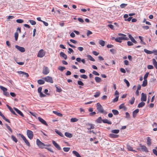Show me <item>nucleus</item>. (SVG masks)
Returning a JSON list of instances; mask_svg holds the SVG:
<instances>
[{
	"mask_svg": "<svg viewBox=\"0 0 157 157\" xmlns=\"http://www.w3.org/2000/svg\"><path fill=\"white\" fill-rule=\"evenodd\" d=\"M11 138L13 141H14L15 143H17V140L16 138L13 135L11 136Z\"/></svg>",
	"mask_w": 157,
	"mask_h": 157,
	"instance_id": "37998d69",
	"label": "nucleus"
},
{
	"mask_svg": "<svg viewBox=\"0 0 157 157\" xmlns=\"http://www.w3.org/2000/svg\"><path fill=\"white\" fill-rule=\"evenodd\" d=\"M139 112V109H136L132 112L133 117L134 118H135L137 115V114Z\"/></svg>",
	"mask_w": 157,
	"mask_h": 157,
	"instance_id": "f3484780",
	"label": "nucleus"
},
{
	"mask_svg": "<svg viewBox=\"0 0 157 157\" xmlns=\"http://www.w3.org/2000/svg\"><path fill=\"white\" fill-rule=\"evenodd\" d=\"M95 79L97 82L99 83L101 81V78L98 77H96Z\"/></svg>",
	"mask_w": 157,
	"mask_h": 157,
	"instance_id": "7c9ffc66",
	"label": "nucleus"
},
{
	"mask_svg": "<svg viewBox=\"0 0 157 157\" xmlns=\"http://www.w3.org/2000/svg\"><path fill=\"white\" fill-rule=\"evenodd\" d=\"M52 143L55 147L58 150H61V148L60 146L54 140L52 141Z\"/></svg>",
	"mask_w": 157,
	"mask_h": 157,
	"instance_id": "9b49d317",
	"label": "nucleus"
},
{
	"mask_svg": "<svg viewBox=\"0 0 157 157\" xmlns=\"http://www.w3.org/2000/svg\"><path fill=\"white\" fill-rule=\"evenodd\" d=\"M53 113L56 114L57 115L60 116V117H62L63 116V115L61 113H58L56 111H53Z\"/></svg>",
	"mask_w": 157,
	"mask_h": 157,
	"instance_id": "58836bf2",
	"label": "nucleus"
},
{
	"mask_svg": "<svg viewBox=\"0 0 157 157\" xmlns=\"http://www.w3.org/2000/svg\"><path fill=\"white\" fill-rule=\"evenodd\" d=\"M86 56L90 60L92 61H95L94 59L90 55H87Z\"/></svg>",
	"mask_w": 157,
	"mask_h": 157,
	"instance_id": "c756f323",
	"label": "nucleus"
},
{
	"mask_svg": "<svg viewBox=\"0 0 157 157\" xmlns=\"http://www.w3.org/2000/svg\"><path fill=\"white\" fill-rule=\"evenodd\" d=\"M94 125L92 124L88 123L87 124L88 126L87 129H94Z\"/></svg>",
	"mask_w": 157,
	"mask_h": 157,
	"instance_id": "a211bd4d",
	"label": "nucleus"
},
{
	"mask_svg": "<svg viewBox=\"0 0 157 157\" xmlns=\"http://www.w3.org/2000/svg\"><path fill=\"white\" fill-rule=\"evenodd\" d=\"M27 134L28 138L30 140L33 139V132L30 130H27Z\"/></svg>",
	"mask_w": 157,
	"mask_h": 157,
	"instance_id": "0eeeda50",
	"label": "nucleus"
},
{
	"mask_svg": "<svg viewBox=\"0 0 157 157\" xmlns=\"http://www.w3.org/2000/svg\"><path fill=\"white\" fill-rule=\"evenodd\" d=\"M149 74V73L147 72L144 75V80H147V78Z\"/></svg>",
	"mask_w": 157,
	"mask_h": 157,
	"instance_id": "6e6d98bb",
	"label": "nucleus"
},
{
	"mask_svg": "<svg viewBox=\"0 0 157 157\" xmlns=\"http://www.w3.org/2000/svg\"><path fill=\"white\" fill-rule=\"evenodd\" d=\"M92 73L96 75L99 76V74L96 71H93Z\"/></svg>",
	"mask_w": 157,
	"mask_h": 157,
	"instance_id": "e2e57ef3",
	"label": "nucleus"
},
{
	"mask_svg": "<svg viewBox=\"0 0 157 157\" xmlns=\"http://www.w3.org/2000/svg\"><path fill=\"white\" fill-rule=\"evenodd\" d=\"M36 144L38 146L41 148H43L44 146L49 147L50 145H45L44 144L41 142L39 139H37L36 141Z\"/></svg>",
	"mask_w": 157,
	"mask_h": 157,
	"instance_id": "7ed1b4c3",
	"label": "nucleus"
},
{
	"mask_svg": "<svg viewBox=\"0 0 157 157\" xmlns=\"http://www.w3.org/2000/svg\"><path fill=\"white\" fill-rule=\"evenodd\" d=\"M144 52L147 54H151L153 53L152 51L148 50L146 49H144Z\"/></svg>",
	"mask_w": 157,
	"mask_h": 157,
	"instance_id": "473e14b6",
	"label": "nucleus"
},
{
	"mask_svg": "<svg viewBox=\"0 0 157 157\" xmlns=\"http://www.w3.org/2000/svg\"><path fill=\"white\" fill-rule=\"evenodd\" d=\"M19 135L22 138L26 144L29 147H30V143L28 141V140H27L26 138L25 137V136L23 135L20 133H19Z\"/></svg>",
	"mask_w": 157,
	"mask_h": 157,
	"instance_id": "423d86ee",
	"label": "nucleus"
},
{
	"mask_svg": "<svg viewBox=\"0 0 157 157\" xmlns=\"http://www.w3.org/2000/svg\"><path fill=\"white\" fill-rule=\"evenodd\" d=\"M72 153L77 157H81L79 153L75 151H73Z\"/></svg>",
	"mask_w": 157,
	"mask_h": 157,
	"instance_id": "5701e85b",
	"label": "nucleus"
},
{
	"mask_svg": "<svg viewBox=\"0 0 157 157\" xmlns=\"http://www.w3.org/2000/svg\"><path fill=\"white\" fill-rule=\"evenodd\" d=\"M99 44L102 46H104L105 45V42L102 40H99Z\"/></svg>",
	"mask_w": 157,
	"mask_h": 157,
	"instance_id": "c85d7f7f",
	"label": "nucleus"
},
{
	"mask_svg": "<svg viewBox=\"0 0 157 157\" xmlns=\"http://www.w3.org/2000/svg\"><path fill=\"white\" fill-rule=\"evenodd\" d=\"M110 137L111 138H117L119 136L118 135L114 134H110L109 135Z\"/></svg>",
	"mask_w": 157,
	"mask_h": 157,
	"instance_id": "412c9836",
	"label": "nucleus"
},
{
	"mask_svg": "<svg viewBox=\"0 0 157 157\" xmlns=\"http://www.w3.org/2000/svg\"><path fill=\"white\" fill-rule=\"evenodd\" d=\"M38 83L40 85L43 84L44 83V81L42 79H39L37 81Z\"/></svg>",
	"mask_w": 157,
	"mask_h": 157,
	"instance_id": "2f4dec72",
	"label": "nucleus"
},
{
	"mask_svg": "<svg viewBox=\"0 0 157 157\" xmlns=\"http://www.w3.org/2000/svg\"><path fill=\"white\" fill-rule=\"evenodd\" d=\"M39 121L43 124L47 126L48 125L46 122L43 119L40 117H38Z\"/></svg>",
	"mask_w": 157,
	"mask_h": 157,
	"instance_id": "4468645a",
	"label": "nucleus"
},
{
	"mask_svg": "<svg viewBox=\"0 0 157 157\" xmlns=\"http://www.w3.org/2000/svg\"><path fill=\"white\" fill-rule=\"evenodd\" d=\"M119 96H117L113 100V101L114 102H117L118 101Z\"/></svg>",
	"mask_w": 157,
	"mask_h": 157,
	"instance_id": "69168bd1",
	"label": "nucleus"
},
{
	"mask_svg": "<svg viewBox=\"0 0 157 157\" xmlns=\"http://www.w3.org/2000/svg\"><path fill=\"white\" fill-rule=\"evenodd\" d=\"M40 96L41 98L44 97L46 96V95L44 94L42 92L39 93Z\"/></svg>",
	"mask_w": 157,
	"mask_h": 157,
	"instance_id": "0e129e2a",
	"label": "nucleus"
},
{
	"mask_svg": "<svg viewBox=\"0 0 157 157\" xmlns=\"http://www.w3.org/2000/svg\"><path fill=\"white\" fill-rule=\"evenodd\" d=\"M44 75H47L49 73V70L48 67L44 66L42 71Z\"/></svg>",
	"mask_w": 157,
	"mask_h": 157,
	"instance_id": "1a4fd4ad",
	"label": "nucleus"
},
{
	"mask_svg": "<svg viewBox=\"0 0 157 157\" xmlns=\"http://www.w3.org/2000/svg\"><path fill=\"white\" fill-rule=\"evenodd\" d=\"M30 23L32 25H34L36 24V22L33 20H29V21Z\"/></svg>",
	"mask_w": 157,
	"mask_h": 157,
	"instance_id": "c03bdc74",
	"label": "nucleus"
},
{
	"mask_svg": "<svg viewBox=\"0 0 157 157\" xmlns=\"http://www.w3.org/2000/svg\"><path fill=\"white\" fill-rule=\"evenodd\" d=\"M147 67L148 69H152L154 68V67L152 65H148Z\"/></svg>",
	"mask_w": 157,
	"mask_h": 157,
	"instance_id": "bf43d9fd",
	"label": "nucleus"
},
{
	"mask_svg": "<svg viewBox=\"0 0 157 157\" xmlns=\"http://www.w3.org/2000/svg\"><path fill=\"white\" fill-rule=\"evenodd\" d=\"M18 33L17 32H16L15 33L14 37L16 41H17V40L18 37Z\"/></svg>",
	"mask_w": 157,
	"mask_h": 157,
	"instance_id": "3c124183",
	"label": "nucleus"
},
{
	"mask_svg": "<svg viewBox=\"0 0 157 157\" xmlns=\"http://www.w3.org/2000/svg\"><path fill=\"white\" fill-rule=\"evenodd\" d=\"M29 113L34 117H36V115H37V114L36 113H33L31 111H29Z\"/></svg>",
	"mask_w": 157,
	"mask_h": 157,
	"instance_id": "052dcab7",
	"label": "nucleus"
},
{
	"mask_svg": "<svg viewBox=\"0 0 157 157\" xmlns=\"http://www.w3.org/2000/svg\"><path fill=\"white\" fill-rule=\"evenodd\" d=\"M97 109L100 113L105 115L107 113V112L104 110L103 107L99 103H98L97 104Z\"/></svg>",
	"mask_w": 157,
	"mask_h": 157,
	"instance_id": "f03ea898",
	"label": "nucleus"
},
{
	"mask_svg": "<svg viewBox=\"0 0 157 157\" xmlns=\"http://www.w3.org/2000/svg\"><path fill=\"white\" fill-rule=\"evenodd\" d=\"M153 153L157 156V151L156 149H153L152 150Z\"/></svg>",
	"mask_w": 157,
	"mask_h": 157,
	"instance_id": "774afa93",
	"label": "nucleus"
},
{
	"mask_svg": "<svg viewBox=\"0 0 157 157\" xmlns=\"http://www.w3.org/2000/svg\"><path fill=\"white\" fill-rule=\"evenodd\" d=\"M56 133L60 136L63 137L64 136L63 134L60 131L57 130L55 131Z\"/></svg>",
	"mask_w": 157,
	"mask_h": 157,
	"instance_id": "a19ab883",
	"label": "nucleus"
},
{
	"mask_svg": "<svg viewBox=\"0 0 157 157\" xmlns=\"http://www.w3.org/2000/svg\"><path fill=\"white\" fill-rule=\"evenodd\" d=\"M58 70H59L62 71H63L65 69V68L64 67H62V66H59L58 68Z\"/></svg>",
	"mask_w": 157,
	"mask_h": 157,
	"instance_id": "a18cd8bd",
	"label": "nucleus"
},
{
	"mask_svg": "<svg viewBox=\"0 0 157 157\" xmlns=\"http://www.w3.org/2000/svg\"><path fill=\"white\" fill-rule=\"evenodd\" d=\"M60 55L61 56L63 57L65 59H66L67 58L66 55L63 52H61L60 53Z\"/></svg>",
	"mask_w": 157,
	"mask_h": 157,
	"instance_id": "b1692460",
	"label": "nucleus"
},
{
	"mask_svg": "<svg viewBox=\"0 0 157 157\" xmlns=\"http://www.w3.org/2000/svg\"><path fill=\"white\" fill-rule=\"evenodd\" d=\"M141 100L142 101H145L147 100V95L145 94L142 93L141 94Z\"/></svg>",
	"mask_w": 157,
	"mask_h": 157,
	"instance_id": "f8f14e48",
	"label": "nucleus"
},
{
	"mask_svg": "<svg viewBox=\"0 0 157 157\" xmlns=\"http://www.w3.org/2000/svg\"><path fill=\"white\" fill-rule=\"evenodd\" d=\"M16 22L18 23H21L23 22L24 21L21 19H18L16 20Z\"/></svg>",
	"mask_w": 157,
	"mask_h": 157,
	"instance_id": "603ef678",
	"label": "nucleus"
},
{
	"mask_svg": "<svg viewBox=\"0 0 157 157\" xmlns=\"http://www.w3.org/2000/svg\"><path fill=\"white\" fill-rule=\"evenodd\" d=\"M0 115L2 117L3 119L4 120L8 122L9 123H10V120L7 119L2 114V113H1V112L0 111Z\"/></svg>",
	"mask_w": 157,
	"mask_h": 157,
	"instance_id": "6ab92c4d",
	"label": "nucleus"
},
{
	"mask_svg": "<svg viewBox=\"0 0 157 157\" xmlns=\"http://www.w3.org/2000/svg\"><path fill=\"white\" fill-rule=\"evenodd\" d=\"M140 146L141 147V149L143 151H144L146 152H148V151L147 150V148L146 146L144 145H142L141 144H140Z\"/></svg>",
	"mask_w": 157,
	"mask_h": 157,
	"instance_id": "dca6fc26",
	"label": "nucleus"
},
{
	"mask_svg": "<svg viewBox=\"0 0 157 157\" xmlns=\"http://www.w3.org/2000/svg\"><path fill=\"white\" fill-rule=\"evenodd\" d=\"M124 82L127 85V86L128 87L130 86V83L126 79H124Z\"/></svg>",
	"mask_w": 157,
	"mask_h": 157,
	"instance_id": "09e8293b",
	"label": "nucleus"
},
{
	"mask_svg": "<svg viewBox=\"0 0 157 157\" xmlns=\"http://www.w3.org/2000/svg\"><path fill=\"white\" fill-rule=\"evenodd\" d=\"M127 148L128 150L129 151H133V148L132 147H131L129 145H128L127 146Z\"/></svg>",
	"mask_w": 157,
	"mask_h": 157,
	"instance_id": "864d4df0",
	"label": "nucleus"
},
{
	"mask_svg": "<svg viewBox=\"0 0 157 157\" xmlns=\"http://www.w3.org/2000/svg\"><path fill=\"white\" fill-rule=\"evenodd\" d=\"M100 91H98L95 93V94L94 95V96L95 98H97L100 95Z\"/></svg>",
	"mask_w": 157,
	"mask_h": 157,
	"instance_id": "f704fd0d",
	"label": "nucleus"
},
{
	"mask_svg": "<svg viewBox=\"0 0 157 157\" xmlns=\"http://www.w3.org/2000/svg\"><path fill=\"white\" fill-rule=\"evenodd\" d=\"M145 103L143 101L139 103L138 105V107L139 108H142L144 106Z\"/></svg>",
	"mask_w": 157,
	"mask_h": 157,
	"instance_id": "a878e982",
	"label": "nucleus"
},
{
	"mask_svg": "<svg viewBox=\"0 0 157 157\" xmlns=\"http://www.w3.org/2000/svg\"><path fill=\"white\" fill-rule=\"evenodd\" d=\"M56 90L57 92H60L62 91V90L60 88H58V87L56 86Z\"/></svg>",
	"mask_w": 157,
	"mask_h": 157,
	"instance_id": "680f3d73",
	"label": "nucleus"
},
{
	"mask_svg": "<svg viewBox=\"0 0 157 157\" xmlns=\"http://www.w3.org/2000/svg\"><path fill=\"white\" fill-rule=\"evenodd\" d=\"M119 130L118 129H114L111 131V132L112 133L117 134L119 132Z\"/></svg>",
	"mask_w": 157,
	"mask_h": 157,
	"instance_id": "ea45409f",
	"label": "nucleus"
},
{
	"mask_svg": "<svg viewBox=\"0 0 157 157\" xmlns=\"http://www.w3.org/2000/svg\"><path fill=\"white\" fill-rule=\"evenodd\" d=\"M80 77L84 79H86L87 78V76L85 75H80Z\"/></svg>",
	"mask_w": 157,
	"mask_h": 157,
	"instance_id": "4d7b16f0",
	"label": "nucleus"
},
{
	"mask_svg": "<svg viewBox=\"0 0 157 157\" xmlns=\"http://www.w3.org/2000/svg\"><path fill=\"white\" fill-rule=\"evenodd\" d=\"M78 121V119L76 118H72L71 119V122H75Z\"/></svg>",
	"mask_w": 157,
	"mask_h": 157,
	"instance_id": "72a5a7b5",
	"label": "nucleus"
},
{
	"mask_svg": "<svg viewBox=\"0 0 157 157\" xmlns=\"http://www.w3.org/2000/svg\"><path fill=\"white\" fill-rule=\"evenodd\" d=\"M14 110L16 112L18 113L21 116V117H24V115L22 113L20 110H19L18 109H17V108H14Z\"/></svg>",
	"mask_w": 157,
	"mask_h": 157,
	"instance_id": "2eb2a0df",
	"label": "nucleus"
},
{
	"mask_svg": "<svg viewBox=\"0 0 157 157\" xmlns=\"http://www.w3.org/2000/svg\"><path fill=\"white\" fill-rule=\"evenodd\" d=\"M147 84V80H144L143 81V84H142V86L143 87H145L146 86Z\"/></svg>",
	"mask_w": 157,
	"mask_h": 157,
	"instance_id": "4c0bfd02",
	"label": "nucleus"
},
{
	"mask_svg": "<svg viewBox=\"0 0 157 157\" xmlns=\"http://www.w3.org/2000/svg\"><path fill=\"white\" fill-rule=\"evenodd\" d=\"M127 5V4L123 3L120 5V7L122 8H124Z\"/></svg>",
	"mask_w": 157,
	"mask_h": 157,
	"instance_id": "5fc2aeb1",
	"label": "nucleus"
},
{
	"mask_svg": "<svg viewBox=\"0 0 157 157\" xmlns=\"http://www.w3.org/2000/svg\"><path fill=\"white\" fill-rule=\"evenodd\" d=\"M52 143L55 147L58 150H61V148L60 146L54 140L52 141Z\"/></svg>",
	"mask_w": 157,
	"mask_h": 157,
	"instance_id": "9d476101",
	"label": "nucleus"
},
{
	"mask_svg": "<svg viewBox=\"0 0 157 157\" xmlns=\"http://www.w3.org/2000/svg\"><path fill=\"white\" fill-rule=\"evenodd\" d=\"M70 147H64L63 148V149L65 152H67L70 150Z\"/></svg>",
	"mask_w": 157,
	"mask_h": 157,
	"instance_id": "49530a36",
	"label": "nucleus"
},
{
	"mask_svg": "<svg viewBox=\"0 0 157 157\" xmlns=\"http://www.w3.org/2000/svg\"><path fill=\"white\" fill-rule=\"evenodd\" d=\"M102 122L104 123L108 124H112V122L111 121H109L107 119H105L102 120Z\"/></svg>",
	"mask_w": 157,
	"mask_h": 157,
	"instance_id": "aec40b11",
	"label": "nucleus"
},
{
	"mask_svg": "<svg viewBox=\"0 0 157 157\" xmlns=\"http://www.w3.org/2000/svg\"><path fill=\"white\" fill-rule=\"evenodd\" d=\"M151 139L149 137H147V144L149 146H150L151 144Z\"/></svg>",
	"mask_w": 157,
	"mask_h": 157,
	"instance_id": "4be33fe9",
	"label": "nucleus"
},
{
	"mask_svg": "<svg viewBox=\"0 0 157 157\" xmlns=\"http://www.w3.org/2000/svg\"><path fill=\"white\" fill-rule=\"evenodd\" d=\"M5 125L8 130H9L11 132H12L13 131L11 128L7 124H6Z\"/></svg>",
	"mask_w": 157,
	"mask_h": 157,
	"instance_id": "8fccbe9b",
	"label": "nucleus"
},
{
	"mask_svg": "<svg viewBox=\"0 0 157 157\" xmlns=\"http://www.w3.org/2000/svg\"><path fill=\"white\" fill-rule=\"evenodd\" d=\"M119 109H124V110H125L126 109V107L124 105V104H121L119 107Z\"/></svg>",
	"mask_w": 157,
	"mask_h": 157,
	"instance_id": "e433bc0d",
	"label": "nucleus"
},
{
	"mask_svg": "<svg viewBox=\"0 0 157 157\" xmlns=\"http://www.w3.org/2000/svg\"><path fill=\"white\" fill-rule=\"evenodd\" d=\"M135 100V98L134 97H133L131 100L130 101V103L131 105H132L133 104Z\"/></svg>",
	"mask_w": 157,
	"mask_h": 157,
	"instance_id": "de8ad7c7",
	"label": "nucleus"
},
{
	"mask_svg": "<svg viewBox=\"0 0 157 157\" xmlns=\"http://www.w3.org/2000/svg\"><path fill=\"white\" fill-rule=\"evenodd\" d=\"M152 62L153 64L154 65V67L156 69H157V62L154 59H152Z\"/></svg>",
	"mask_w": 157,
	"mask_h": 157,
	"instance_id": "393cba45",
	"label": "nucleus"
},
{
	"mask_svg": "<svg viewBox=\"0 0 157 157\" xmlns=\"http://www.w3.org/2000/svg\"><path fill=\"white\" fill-rule=\"evenodd\" d=\"M43 79L46 82L50 83H52L53 82L52 78L51 76H47L46 77H44Z\"/></svg>",
	"mask_w": 157,
	"mask_h": 157,
	"instance_id": "39448f33",
	"label": "nucleus"
},
{
	"mask_svg": "<svg viewBox=\"0 0 157 157\" xmlns=\"http://www.w3.org/2000/svg\"><path fill=\"white\" fill-rule=\"evenodd\" d=\"M16 48L22 52H25V50L24 48L20 47L18 45H16L15 46Z\"/></svg>",
	"mask_w": 157,
	"mask_h": 157,
	"instance_id": "ddd939ff",
	"label": "nucleus"
},
{
	"mask_svg": "<svg viewBox=\"0 0 157 157\" xmlns=\"http://www.w3.org/2000/svg\"><path fill=\"white\" fill-rule=\"evenodd\" d=\"M118 35L120 37L115 39V40L117 42L121 43L123 40H129V38L126 36L125 34L120 33L118 34Z\"/></svg>",
	"mask_w": 157,
	"mask_h": 157,
	"instance_id": "f257e3e1",
	"label": "nucleus"
},
{
	"mask_svg": "<svg viewBox=\"0 0 157 157\" xmlns=\"http://www.w3.org/2000/svg\"><path fill=\"white\" fill-rule=\"evenodd\" d=\"M0 88L3 91V94L4 95L7 97L10 96L9 92L7 91V89L6 88L2 86H0Z\"/></svg>",
	"mask_w": 157,
	"mask_h": 157,
	"instance_id": "20e7f679",
	"label": "nucleus"
},
{
	"mask_svg": "<svg viewBox=\"0 0 157 157\" xmlns=\"http://www.w3.org/2000/svg\"><path fill=\"white\" fill-rule=\"evenodd\" d=\"M112 112L114 115H117L119 114V112L117 110L113 109Z\"/></svg>",
	"mask_w": 157,
	"mask_h": 157,
	"instance_id": "c9c22d12",
	"label": "nucleus"
},
{
	"mask_svg": "<svg viewBox=\"0 0 157 157\" xmlns=\"http://www.w3.org/2000/svg\"><path fill=\"white\" fill-rule=\"evenodd\" d=\"M139 38L140 40V43L143 44H144V45H146V44L143 41V37L141 36H139Z\"/></svg>",
	"mask_w": 157,
	"mask_h": 157,
	"instance_id": "bb28decb",
	"label": "nucleus"
},
{
	"mask_svg": "<svg viewBox=\"0 0 157 157\" xmlns=\"http://www.w3.org/2000/svg\"><path fill=\"white\" fill-rule=\"evenodd\" d=\"M45 55V53L43 49L40 50L37 54V57L40 58L43 57Z\"/></svg>",
	"mask_w": 157,
	"mask_h": 157,
	"instance_id": "6e6552de",
	"label": "nucleus"
},
{
	"mask_svg": "<svg viewBox=\"0 0 157 157\" xmlns=\"http://www.w3.org/2000/svg\"><path fill=\"white\" fill-rule=\"evenodd\" d=\"M65 135L67 137L71 138L72 136V135L70 133L68 132H66L65 133Z\"/></svg>",
	"mask_w": 157,
	"mask_h": 157,
	"instance_id": "cd10ccee",
	"label": "nucleus"
},
{
	"mask_svg": "<svg viewBox=\"0 0 157 157\" xmlns=\"http://www.w3.org/2000/svg\"><path fill=\"white\" fill-rule=\"evenodd\" d=\"M102 118L101 117H99L96 120V121L99 123H101L102 121Z\"/></svg>",
	"mask_w": 157,
	"mask_h": 157,
	"instance_id": "79ce46f5",
	"label": "nucleus"
},
{
	"mask_svg": "<svg viewBox=\"0 0 157 157\" xmlns=\"http://www.w3.org/2000/svg\"><path fill=\"white\" fill-rule=\"evenodd\" d=\"M77 82H78V85H81V86H83L84 85V83H83V82H82L81 81H78Z\"/></svg>",
	"mask_w": 157,
	"mask_h": 157,
	"instance_id": "13d9d810",
	"label": "nucleus"
},
{
	"mask_svg": "<svg viewBox=\"0 0 157 157\" xmlns=\"http://www.w3.org/2000/svg\"><path fill=\"white\" fill-rule=\"evenodd\" d=\"M130 40H131V41L133 42V43L135 44H136L137 43V41L135 40L134 38L133 37L132 39H130Z\"/></svg>",
	"mask_w": 157,
	"mask_h": 157,
	"instance_id": "338daca9",
	"label": "nucleus"
}]
</instances>
